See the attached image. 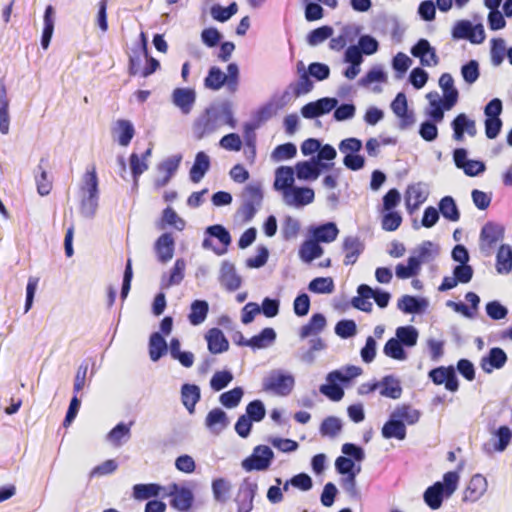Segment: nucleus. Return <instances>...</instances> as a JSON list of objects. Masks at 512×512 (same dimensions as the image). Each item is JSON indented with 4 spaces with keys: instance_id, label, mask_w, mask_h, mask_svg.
<instances>
[{
    "instance_id": "nucleus-1",
    "label": "nucleus",
    "mask_w": 512,
    "mask_h": 512,
    "mask_svg": "<svg viewBox=\"0 0 512 512\" xmlns=\"http://www.w3.org/2000/svg\"><path fill=\"white\" fill-rule=\"evenodd\" d=\"M459 474L456 471H449L443 475V482H435L429 486L423 495L425 503L433 510L439 509L443 498H449L457 489Z\"/></svg>"
},
{
    "instance_id": "nucleus-2",
    "label": "nucleus",
    "mask_w": 512,
    "mask_h": 512,
    "mask_svg": "<svg viewBox=\"0 0 512 512\" xmlns=\"http://www.w3.org/2000/svg\"><path fill=\"white\" fill-rule=\"evenodd\" d=\"M239 68L236 63H230L227 66V74L219 67L212 66L204 79L205 88L218 91L226 86L228 92L235 93L239 87Z\"/></svg>"
},
{
    "instance_id": "nucleus-3",
    "label": "nucleus",
    "mask_w": 512,
    "mask_h": 512,
    "mask_svg": "<svg viewBox=\"0 0 512 512\" xmlns=\"http://www.w3.org/2000/svg\"><path fill=\"white\" fill-rule=\"evenodd\" d=\"M79 193L82 209L93 212L98 203V177L94 164L84 173Z\"/></svg>"
},
{
    "instance_id": "nucleus-4",
    "label": "nucleus",
    "mask_w": 512,
    "mask_h": 512,
    "mask_svg": "<svg viewBox=\"0 0 512 512\" xmlns=\"http://www.w3.org/2000/svg\"><path fill=\"white\" fill-rule=\"evenodd\" d=\"M219 112L215 107L206 108L195 120L193 131L197 139L212 134L220 127Z\"/></svg>"
},
{
    "instance_id": "nucleus-5",
    "label": "nucleus",
    "mask_w": 512,
    "mask_h": 512,
    "mask_svg": "<svg viewBox=\"0 0 512 512\" xmlns=\"http://www.w3.org/2000/svg\"><path fill=\"white\" fill-rule=\"evenodd\" d=\"M294 387V378L280 371H272L263 382L265 391H271L280 396L290 394Z\"/></svg>"
},
{
    "instance_id": "nucleus-6",
    "label": "nucleus",
    "mask_w": 512,
    "mask_h": 512,
    "mask_svg": "<svg viewBox=\"0 0 512 512\" xmlns=\"http://www.w3.org/2000/svg\"><path fill=\"white\" fill-rule=\"evenodd\" d=\"M503 237V226L493 222H487L480 232V250L486 255L491 254L492 250Z\"/></svg>"
},
{
    "instance_id": "nucleus-7",
    "label": "nucleus",
    "mask_w": 512,
    "mask_h": 512,
    "mask_svg": "<svg viewBox=\"0 0 512 512\" xmlns=\"http://www.w3.org/2000/svg\"><path fill=\"white\" fill-rule=\"evenodd\" d=\"M244 203L240 212L245 221H250L256 214L263 200V192L259 185H248L244 189Z\"/></svg>"
},
{
    "instance_id": "nucleus-8",
    "label": "nucleus",
    "mask_w": 512,
    "mask_h": 512,
    "mask_svg": "<svg viewBox=\"0 0 512 512\" xmlns=\"http://www.w3.org/2000/svg\"><path fill=\"white\" fill-rule=\"evenodd\" d=\"M273 457V451L268 446H257L253 454L243 460L242 467L246 471L266 470L270 466Z\"/></svg>"
},
{
    "instance_id": "nucleus-9",
    "label": "nucleus",
    "mask_w": 512,
    "mask_h": 512,
    "mask_svg": "<svg viewBox=\"0 0 512 512\" xmlns=\"http://www.w3.org/2000/svg\"><path fill=\"white\" fill-rule=\"evenodd\" d=\"M258 490L256 482L246 478L240 484L237 491L235 502L237 504V512H251L253 509V501Z\"/></svg>"
},
{
    "instance_id": "nucleus-10",
    "label": "nucleus",
    "mask_w": 512,
    "mask_h": 512,
    "mask_svg": "<svg viewBox=\"0 0 512 512\" xmlns=\"http://www.w3.org/2000/svg\"><path fill=\"white\" fill-rule=\"evenodd\" d=\"M168 496L170 499V505L177 511L186 512L188 511L194 501L193 493L186 487H180L176 483H172L168 487Z\"/></svg>"
},
{
    "instance_id": "nucleus-11",
    "label": "nucleus",
    "mask_w": 512,
    "mask_h": 512,
    "mask_svg": "<svg viewBox=\"0 0 512 512\" xmlns=\"http://www.w3.org/2000/svg\"><path fill=\"white\" fill-rule=\"evenodd\" d=\"M429 379L435 385L444 384L445 389L450 392H456L459 388V382L453 366H440L430 370Z\"/></svg>"
},
{
    "instance_id": "nucleus-12",
    "label": "nucleus",
    "mask_w": 512,
    "mask_h": 512,
    "mask_svg": "<svg viewBox=\"0 0 512 512\" xmlns=\"http://www.w3.org/2000/svg\"><path fill=\"white\" fill-rule=\"evenodd\" d=\"M393 113L400 120L402 129L412 126L415 122L414 113L408 110L407 97L405 93L399 92L391 103Z\"/></svg>"
},
{
    "instance_id": "nucleus-13",
    "label": "nucleus",
    "mask_w": 512,
    "mask_h": 512,
    "mask_svg": "<svg viewBox=\"0 0 512 512\" xmlns=\"http://www.w3.org/2000/svg\"><path fill=\"white\" fill-rule=\"evenodd\" d=\"M411 54L420 59L422 66H436L439 63V58L435 49L430 45L426 39H420L412 48Z\"/></svg>"
},
{
    "instance_id": "nucleus-14",
    "label": "nucleus",
    "mask_w": 512,
    "mask_h": 512,
    "mask_svg": "<svg viewBox=\"0 0 512 512\" xmlns=\"http://www.w3.org/2000/svg\"><path fill=\"white\" fill-rule=\"evenodd\" d=\"M172 102L184 115H188L196 102V92L192 88H176L172 92Z\"/></svg>"
},
{
    "instance_id": "nucleus-15",
    "label": "nucleus",
    "mask_w": 512,
    "mask_h": 512,
    "mask_svg": "<svg viewBox=\"0 0 512 512\" xmlns=\"http://www.w3.org/2000/svg\"><path fill=\"white\" fill-rule=\"evenodd\" d=\"M488 483L486 478L481 474H475L471 477L467 487L463 493L464 502H476L487 491Z\"/></svg>"
},
{
    "instance_id": "nucleus-16",
    "label": "nucleus",
    "mask_w": 512,
    "mask_h": 512,
    "mask_svg": "<svg viewBox=\"0 0 512 512\" xmlns=\"http://www.w3.org/2000/svg\"><path fill=\"white\" fill-rule=\"evenodd\" d=\"M451 126L453 129V138L456 141H462L465 132L471 137L477 134L475 121L468 118L464 113L457 115L452 121Z\"/></svg>"
},
{
    "instance_id": "nucleus-17",
    "label": "nucleus",
    "mask_w": 512,
    "mask_h": 512,
    "mask_svg": "<svg viewBox=\"0 0 512 512\" xmlns=\"http://www.w3.org/2000/svg\"><path fill=\"white\" fill-rule=\"evenodd\" d=\"M220 284L230 292L236 291L241 286V277L237 274L234 264L224 261L220 268Z\"/></svg>"
},
{
    "instance_id": "nucleus-18",
    "label": "nucleus",
    "mask_w": 512,
    "mask_h": 512,
    "mask_svg": "<svg viewBox=\"0 0 512 512\" xmlns=\"http://www.w3.org/2000/svg\"><path fill=\"white\" fill-rule=\"evenodd\" d=\"M328 165L316 161H300L295 166L296 176L300 180H315L319 177L322 169H327Z\"/></svg>"
},
{
    "instance_id": "nucleus-19",
    "label": "nucleus",
    "mask_w": 512,
    "mask_h": 512,
    "mask_svg": "<svg viewBox=\"0 0 512 512\" xmlns=\"http://www.w3.org/2000/svg\"><path fill=\"white\" fill-rule=\"evenodd\" d=\"M439 86L443 91V107L446 110L452 109L458 101L459 93L454 87V80L451 74L443 73L439 78Z\"/></svg>"
},
{
    "instance_id": "nucleus-20",
    "label": "nucleus",
    "mask_w": 512,
    "mask_h": 512,
    "mask_svg": "<svg viewBox=\"0 0 512 512\" xmlns=\"http://www.w3.org/2000/svg\"><path fill=\"white\" fill-rule=\"evenodd\" d=\"M276 339V333L273 328H264L258 335L245 339L243 336L240 337L238 344L241 346H247L252 349H263L271 345Z\"/></svg>"
},
{
    "instance_id": "nucleus-21",
    "label": "nucleus",
    "mask_w": 512,
    "mask_h": 512,
    "mask_svg": "<svg viewBox=\"0 0 512 512\" xmlns=\"http://www.w3.org/2000/svg\"><path fill=\"white\" fill-rule=\"evenodd\" d=\"M315 197L314 191L308 187L294 186L283 199L289 206L301 207L313 202Z\"/></svg>"
},
{
    "instance_id": "nucleus-22",
    "label": "nucleus",
    "mask_w": 512,
    "mask_h": 512,
    "mask_svg": "<svg viewBox=\"0 0 512 512\" xmlns=\"http://www.w3.org/2000/svg\"><path fill=\"white\" fill-rule=\"evenodd\" d=\"M175 241L170 233H163L154 244L158 260L161 263L170 261L174 254Z\"/></svg>"
},
{
    "instance_id": "nucleus-23",
    "label": "nucleus",
    "mask_w": 512,
    "mask_h": 512,
    "mask_svg": "<svg viewBox=\"0 0 512 512\" xmlns=\"http://www.w3.org/2000/svg\"><path fill=\"white\" fill-rule=\"evenodd\" d=\"M294 169L289 166H281L275 171L274 188L282 192L283 197L294 187Z\"/></svg>"
},
{
    "instance_id": "nucleus-24",
    "label": "nucleus",
    "mask_w": 512,
    "mask_h": 512,
    "mask_svg": "<svg viewBox=\"0 0 512 512\" xmlns=\"http://www.w3.org/2000/svg\"><path fill=\"white\" fill-rule=\"evenodd\" d=\"M507 362V355L499 347L491 348L488 355L481 360V367L485 372L502 368Z\"/></svg>"
},
{
    "instance_id": "nucleus-25",
    "label": "nucleus",
    "mask_w": 512,
    "mask_h": 512,
    "mask_svg": "<svg viewBox=\"0 0 512 512\" xmlns=\"http://www.w3.org/2000/svg\"><path fill=\"white\" fill-rule=\"evenodd\" d=\"M206 340L212 354L225 352L229 348V342L219 328H211L206 334Z\"/></svg>"
},
{
    "instance_id": "nucleus-26",
    "label": "nucleus",
    "mask_w": 512,
    "mask_h": 512,
    "mask_svg": "<svg viewBox=\"0 0 512 512\" xmlns=\"http://www.w3.org/2000/svg\"><path fill=\"white\" fill-rule=\"evenodd\" d=\"M380 395L390 399H399L402 395L401 383L392 375L384 376L378 381Z\"/></svg>"
},
{
    "instance_id": "nucleus-27",
    "label": "nucleus",
    "mask_w": 512,
    "mask_h": 512,
    "mask_svg": "<svg viewBox=\"0 0 512 512\" xmlns=\"http://www.w3.org/2000/svg\"><path fill=\"white\" fill-rule=\"evenodd\" d=\"M210 169V158L209 156L203 152L200 151L196 154L194 163L190 169V180L193 183H199L206 172Z\"/></svg>"
},
{
    "instance_id": "nucleus-28",
    "label": "nucleus",
    "mask_w": 512,
    "mask_h": 512,
    "mask_svg": "<svg viewBox=\"0 0 512 512\" xmlns=\"http://www.w3.org/2000/svg\"><path fill=\"white\" fill-rule=\"evenodd\" d=\"M326 324L325 316L321 313H315L311 316L309 321L300 328L299 336L302 339L316 336L324 330Z\"/></svg>"
},
{
    "instance_id": "nucleus-29",
    "label": "nucleus",
    "mask_w": 512,
    "mask_h": 512,
    "mask_svg": "<svg viewBox=\"0 0 512 512\" xmlns=\"http://www.w3.org/2000/svg\"><path fill=\"white\" fill-rule=\"evenodd\" d=\"M201 397L200 388L195 384H183L181 387V400L190 414L195 411V406Z\"/></svg>"
},
{
    "instance_id": "nucleus-30",
    "label": "nucleus",
    "mask_w": 512,
    "mask_h": 512,
    "mask_svg": "<svg viewBox=\"0 0 512 512\" xmlns=\"http://www.w3.org/2000/svg\"><path fill=\"white\" fill-rule=\"evenodd\" d=\"M381 433L385 439L404 440L406 438V426L403 421L391 416L383 425Z\"/></svg>"
},
{
    "instance_id": "nucleus-31",
    "label": "nucleus",
    "mask_w": 512,
    "mask_h": 512,
    "mask_svg": "<svg viewBox=\"0 0 512 512\" xmlns=\"http://www.w3.org/2000/svg\"><path fill=\"white\" fill-rule=\"evenodd\" d=\"M363 249L364 246L357 237H346L343 242V250L345 253L344 264L353 265L363 252Z\"/></svg>"
},
{
    "instance_id": "nucleus-32",
    "label": "nucleus",
    "mask_w": 512,
    "mask_h": 512,
    "mask_svg": "<svg viewBox=\"0 0 512 512\" xmlns=\"http://www.w3.org/2000/svg\"><path fill=\"white\" fill-rule=\"evenodd\" d=\"M427 200V193L421 187V184L410 185L405 194V201L408 209L411 211L419 208Z\"/></svg>"
},
{
    "instance_id": "nucleus-33",
    "label": "nucleus",
    "mask_w": 512,
    "mask_h": 512,
    "mask_svg": "<svg viewBox=\"0 0 512 512\" xmlns=\"http://www.w3.org/2000/svg\"><path fill=\"white\" fill-rule=\"evenodd\" d=\"M54 8L52 5H48L45 9L43 16V31L41 36V46L43 49H47L50 45V41L54 32L55 18Z\"/></svg>"
},
{
    "instance_id": "nucleus-34",
    "label": "nucleus",
    "mask_w": 512,
    "mask_h": 512,
    "mask_svg": "<svg viewBox=\"0 0 512 512\" xmlns=\"http://www.w3.org/2000/svg\"><path fill=\"white\" fill-rule=\"evenodd\" d=\"M9 104L6 87L0 83V132L3 135L8 134L10 130Z\"/></svg>"
},
{
    "instance_id": "nucleus-35",
    "label": "nucleus",
    "mask_w": 512,
    "mask_h": 512,
    "mask_svg": "<svg viewBox=\"0 0 512 512\" xmlns=\"http://www.w3.org/2000/svg\"><path fill=\"white\" fill-rule=\"evenodd\" d=\"M226 413L220 408L212 409L205 418L206 427L212 432L219 433L228 425Z\"/></svg>"
},
{
    "instance_id": "nucleus-36",
    "label": "nucleus",
    "mask_w": 512,
    "mask_h": 512,
    "mask_svg": "<svg viewBox=\"0 0 512 512\" xmlns=\"http://www.w3.org/2000/svg\"><path fill=\"white\" fill-rule=\"evenodd\" d=\"M338 233L339 230L333 222L319 225L312 230L313 239L318 243H330L337 238Z\"/></svg>"
},
{
    "instance_id": "nucleus-37",
    "label": "nucleus",
    "mask_w": 512,
    "mask_h": 512,
    "mask_svg": "<svg viewBox=\"0 0 512 512\" xmlns=\"http://www.w3.org/2000/svg\"><path fill=\"white\" fill-rule=\"evenodd\" d=\"M299 78L296 83L291 85L292 91L295 96H301L309 93L313 88V82L310 79V74L304 69L303 63L298 64Z\"/></svg>"
},
{
    "instance_id": "nucleus-38",
    "label": "nucleus",
    "mask_w": 512,
    "mask_h": 512,
    "mask_svg": "<svg viewBox=\"0 0 512 512\" xmlns=\"http://www.w3.org/2000/svg\"><path fill=\"white\" fill-rule=\"evenodd\" d=\"M167 353V343L159 332H154L149 338V356L154 362Z\"/></svg>"
},
{
    "instance_id": "nucleus-39",
    "label": "nucleus",
    "mask_w": 512,
    "mask_h": 512,
    "mask_svg": "<svg viewBox=\"0 0 512 512\" xmlns=\"http://www.w3.org/2000/svg\"><path fill=\"white\" fill-rule=\"evenodd\" d=\"M496 270L500 274H508L512 270V248L503 244L496 255Z\"/></svg>"
},
{
    "instance_id": "nucleus-40",
    "label": "nucleus",
    "mask_w": 512,
    "mask_h": 512,
    "mask_svg": "<svg viewBox=\"0 0 512 512\" xmlns=\"http://www.w3.org/2000/svg\"><path fill=\"white\" fill-rule=\"evenodd\" d=\"M358 296L352 299V305L358 310L363 312H370L372 310V303L369 301L371 295H373V289L366 285L361 284L358 289Z\"/></svg>"
},
{
    "instance_id": "nucleus-41",
    "label": "nucleus",
    "mask_w": 512,
    "mask_h": 512,
    "mask_svg": "<svg viewBox=\"0 0 512 512\" xmlns=\"http://www.w3.org/2000/svg\"><path fill=\"white\" fill-rule=\"evenodd\" d=\"M392 417L398 418L404 424L414 425L419 421L421 412L408 404H402L394 410Z\"/></svg>"
},
{
    "instance_id": "nucleus-42",
    "label": "nucleus",
    "mask_w": 512,
    "mask_h": 512,
    "mask_svg": "<svg viewBox=\"0 0 512 512\" xmlns=\"http://www.w3.org/2000/svg\"><path fill=\"white\" fill-rule=\"evenodd\" d=\"M322 254V247L314 239L304 241L299 249L300 258L307 263L319 258Z\"/></svg>"
},
{
    "instance_id": "nucleus-43",
    "label": "nucleus",
    "mask_w": 512,
    "mask_h": 512,
    "mask_svg": "<svg viewBox=\"0 0 512 512\" xmlns=\"http://www.w3.org/2000/svg\"><path fill=\"white\" fill-rule=\"evenodd\" d=\"M232 485L225 478H216L212 481L214 499L219 503H226L230 498Z\"/></svg>"
},
{
    "instance_id": "nucleus-44",
    "label": "nucleus",
    "mask_w": 512,
    "mask_h": 512,
    "mask_svg": "<svg viewBox=\"0 0 512 512\" xmlns=\"http://www.w3.org/2000/svg\"><path fill=\"white\" fill-rule=\"evenodd\" d=\"M362 374V369L358 366H347L344 371L333 370L328 373L326 380L339 381L341 383H347L350 380L358 377Z\"/></svg>"
},
{
    "instance_id": "nucleus-45",
    "label": "nucleus",
    "mask_w": 512,
    "mask_h": 512,
    "mask_svg": "<svg viewBox=\"0 0 512 512\" xmlns=\"http://www.w3.org/2000/svg\"><path fill=\"white\" fill-rule=\"evenodd\" d=\"M439 212L449 221L456 222L460 219V212L455 200L451 196H445L440 200Z\"/></svg>"
},
{
    "instance_id": "nucleus-46",
    "label": "nucleus",
    "mask_w": 512,
    "mask_h": 512,
    "mask_svg": "<svg viewBox=\"0 0 512 512\" xmlns=\"http://www.w3.org/2000/svg\"><path fill=\"white\" fill-rule=\"evenodd\" d=\"M421 271L419 262L414 257H409L407 265L399 263L395 267V274L399 279H408L417 276Z\"/></svg>"
},
{
    "instance_id": "nucleus-47",
    "label": "nucleus",
    "mask_w": 512,
    "mask_h": 512,
    "mask_svg": "<svg viewBox=\"0 0 512 512\" xmlns=\"http://www.w3.org/2000/svg\"><path fill=\"white\" fill-rule=\"evenodd\" d=\"M208 303L204 300H195L191 304V311L188 315V319L192 325L201 324L207 317L208 314Z\"/></svg>"
},
{
    "instance_id": "nucleus-48",
    "label": "nucleus",
    "mask_w": 512,
    "mask_h": 512,
    "mask_svg": "<svg viewBox=\"0 0 512 512\" xmlns=\"http://www.w3.org/2000/svg\"><path fill=\"white\" fill-rule=\"evenodd\" d=\"M207 233L210 236L217 238L219 242L223 245V248L221 250H215V252L218 255L225 253L227 251V247L231 243V236L228 230L222 225L216 224L209 226L207 228Z\"/></svg>"
},
{
    "instance_id": "nucleus-49",
    "label": "nucleus",
    "mask_w": 512,
    "mask_h": 512,
    "mask_svg": "<svg viewBox=\"0 0 512 512\" xmlns=\"http://www.w3.org/2000/svg\"><path fill=\"white\" fill-rule=\"evenodd\" d=\"M396 339L399 340L402 345L413 347L418 340V331L411 325L400 326L396 329Z\"/></svg>"
},
{
    "instance_id": "nucleus-50",
    "label": "nucleus",
    "mask_w": 512,
    "mask_h": 512,
    "mask_svg": "<svg viewBox=\"0 0 512 512\" xmlns=\"http://www.w3.org/2000/svg\"><path fill=\"white\" fill-rule=\"evenodd\" d=\"M342 430V422L335 416L326 417L320 425V434L330 438L336 437Z\"/></svg>"
},
{
    "instance_id": "nucleus-51",
    "label": "nucleus",
    "mask_w": 512,
    "mask_h": 512,
    "mask_svg": "<svg viewBox=\"0 0 512 512\" xmlns=\"http://www.w3.org/2000/svg\"><path fill=\"white\" fill-rule=\"evenodd\" d=\"M161 487L157 484H136L133 487V496L137 500H145L159 495Z\"/></svg>"
},
{
    "instance_id": "nucleus-52",
    "label": "nucleus",
    "mask_w": 512,
    "mask_h": 512,
    "mask_svg": "<svg viewBox=\"0 0 512 512\" xmlns=\"http://www.w3.org/2000/svg\"><path fill=\"white\" fill-rule=\"evenodd\" d=\"M383 352L387 357L395 360H405L407 358L403 345L396 338H390L386 342Z\"/></svg>"
},
{
    "instance_id": "nucleus-53",
    "label": "nucleus",
    "mask_w": 512,
    "mask_h": 512,
    "mask_svg": "<svg viewBox=\"0 0 512 512\" xmlns=\"http://www.w3.org/2000/svg\"><path fill=\"white\" fill-rule=\"evenodd\" d=\"M352 34L353 28L349 25L344 26L338 36L331 38L329 42L330 49L334 51H341L348 42L353 41Z\"/></svg>"
},
{
    "instance_id": "nucleus-54",
    "label": "nucleus",
    "mask_w": 512,
    "mask_h": 512,
    "mask_svg": "<svg viewBox=\"0 0 512 512\" xmlns=\"http://www.w3.org/2000/svg\"><path fill=\"white\" fill-rule=\"evenodd\" d=\"M296 154H297L296 146L293 143L288 142V143H284V144L276 146L271 153V158L274 161L279 162V161H283V160L292 159L296 156Z\"/></svg>"
},
{
    "instance_id": "nucleus-55",
    "label": "nucleus",
    "mask_w": 512,
    "mask_h": 512,
    "mask_svg": "<svg viewBox=\"0 0 512 512\" xmlns=\"http://www.w3.org/2000/svg\"><path fill=\"white\" fill-rule=\"evenodd\" d=\"M338 381L327 380L326 384H322L319 388L321 394L334 402L340 401L344 397V390L337 384Z\"/></svg>"
},
{
    "instance_id": "nucleus-56",
    "label": "nucleus",
    "mask_w": 512,
    "mask_h": 512,
    "mask_svg": "<svg viewBox=\"0 0 512 512\" xmlns=\"http://www.w3.org/2000/svg\"><path fill=\"white\" fill-rule=\"evenodd\" d=\"M333 35V28L325 25L312 30L307 36V42L310 46H317Z\"/></svg>"
},
{
    "instance_id": "nucleus-57",
    "label": "nucleus",
    "mask_w": 512,
    "mask_h": 512,
    "mask_svg": "<svg viewBox=\"0 0 512 512\" xmlns=\"http://www.w3.org/2000/svg\"><path fill=\"white\" fill-rule=\"evenodd\" d=\"M308 289L319 294L331 293L334 290V282L331 277H317L309 283Z\"/></svg>"
},
{
    "instance_id": "nucleus-58",
    "label": "nucleus",
    "mask_w": 512,
    "mask_h": 512,
    "mask_svg": "<svg viewBox=\"0 0 512 512\" xmlns=\"http://www.w3.org/2000/svg\"><path fill=\"white\" fill-rule=\"evenodd\" d=\"M162 222L175 228L178 231H183L186 226L185 221L176 213L172 207H167L163 210Z\"/></svg>"
},
{
    "instance_id": "nucleus-59",
    "label": "nucleus",
    "mask_w": 512,
    "mask_h": 512,
    "mask_svg": "<svg viewBox=\"0 0 512 512\" xmlns=\"http://www.w3.org/2000/svg\"><path fill=\"white\" fill-rule=\"evenodd\" d=\"M237 10L238 7L235 2L231 3L228 7L214 5L211 8V15L215 20L219 22H225L229 20L234 14H236Z\"/></svg>"
},
{
    "instance_id": "nucleus-60",
    "label": "nucleus",
    "mask_w": 512,
    "mask_h": 512,
    "mask_svg": "<svg viewBox=\"0 0 512 512\" xmlns=\"http://www.w3.org/2000/svg\"><path fill=\"white\" fill-rule=\"evenodd\" d=\"M243 396V390L240 387H235L220 395V402L226 408L236 407Z\"/></svg>"
},
{
    "instance_id": "nucleus-61",
    "label": "nucleus",
    "mask_w": 512,
    "mask_h": 512,
    "mask_svg": "<svg viewBox=\"0 0 512 512\" xmlns=\"http://www.w3.org/2000/svg\"><path fill=\"white\" fill-rule=\"evenodd\" d=\"M117 128L120 132L118 139L119 144L127 146L131 142L135 133L133 125L130 121L121 119L117 121Z\"/></svg>"
},
{
    "instance_id": "nucleus-62",
    "label": "nucleus",
    "mask_w": 512,
    "mask_h": 512,
    "mask_svg": "<svg viewBox=\"0 0 512 512\" xmlns=\"http://www.w3.org/2000/svg\"><path fill=\"white\" fill-rule=\"evenodd\" d=\"M402 223V217L398 212L388 211L382 217L381 226L385 231H395Z\"/></svg>"
},
{
    "instance_id": "nucleus-63",
    "label": "nucleus",
    "mask_w": 512,
    "mask_h": 512,
    "mask_svg": "<svg viewBox=\"0 0 512 512\" xmlns=\"http://www.w3.org/2000/svg\"><path fill=\"white\" fill-rule=\"evenodd\" d=\"M233 375L229 371H217L210 380V386L215 391L224 389L232 381Z\"/></svg>"
},
{
    "instance_id": "nucleus-64",
    "label": "nucleus",
    "mask_w": 512,
    "mask_h": 512,
    "mask_svg": "<svg viewBox=\"0 0 512 512\" xmlns=\"http://www.w3.org/2000/svg\"><path fill=\"white\" fill-rule=\"evenodd\" d=\"M246 416L254 422H259L265 417V407L260 400L250 402L246 407Z\"/></svg>"
}]
</instances>
